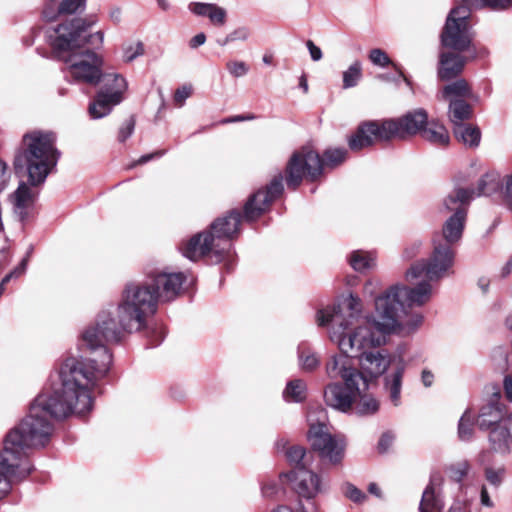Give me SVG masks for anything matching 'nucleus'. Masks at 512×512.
Returning <instances> with one entry per match:
<instances>
[{
	"label": "nucleus",
	"mask_w": 512,
	"mask_h": 512,
	"mask_svg": "<svg viewBox=\"0 0 512 512\" xmlns=\"http://www.w3.org/2000/svg\"><path fill=\"white\" fill-rule=\"evenodd\" d=\"M60 387L53 392H42L31 403L28 415L4 439L6 453L22 463L31 448L45 446L53 433L52 418L62 419L71 414L82 416L91 411L92 388L102 378L86 361L68 357L58 372Z\"/></svg>",
	"instance_id": "1"
},
{
	"label": "nucleus",
	"mask_w": 512,
	"mask_h": 512,
	"mask_svg": "<svg viewBox=\"0 0 512 512\" xmlns=\"http://www.w3.org/2000/svg\"><path fill=\"white\" fill-rule=\"evenodd\" d=\"M158 300L147 280L128 283L117 307V320L108 311L99 313L93 326L82 334V343L93 357L81 358L101 377L108 372L112 363V354L107 343L120 341L122 333L139 331L146 325V319L157 309Z\"/></svg>",
	"instance_id": "2"
},
{
	"label": "nucleus",
	"mask_w": 512,
	"mask_h": 512,
	"mask_svg": "<svg viewBox=\"0 0 512 512\" xmlns=\"http://www.w3.org/2000/svg\"><path fill=\"white\" fill-rule=\"evenodd\" d=\"M53 132L32 131L23 136L22 149L15 155L14 168L17 174H27L28 183L21 182L10 195L13 212L24 222L31 215L37 198L32 187L42 185L56 167L60 158Z\"/></svg>",
	"instance_id": "3"
},
{
	"label": "nucleus",
	"mask_w": 512,
	"mask_h": 512,
	"mask_svg": "<svg viewBox=\"0 0 512 512\" xmlns=\"http://www.w3.org/2000/svg\"><path fill=\"white\" fill-rule=\"evenodd\" d=\"M346 311L341 309L326 308L318 311L317 323L319 326L331 323L329 331L330 340L337 345L340 352L346 355H354L364 348H377L385 344V335H377L374 321L375 316L362 319V303L359 297L350 294L344 302Z\"/></svg>",
	"instance_id": "4"
},
{
	"label": "nucleus",
	"mask_w": 512,
	"mask_h": 512,
	"mask_svg": "<svg viewBox=\"0 0 512 512\" xmlns=\"http://www.w3.org/2000/svg\"><path fill=\"white\" fill-rule=\"evenodd\" d=\"M95 22L94 19L74 18L47 30L51 47L67 65L66 75L75 82L97 85L101 81L102 58L91 50H79L89 41L84 33Z\"/></svg>",
	"instance_id": "5"
},
{
	"label": "nucleus",
	"mask_w": 512,
	"mask_h": 512,
	"mask_svg": "<svg viewBox=\"0 0 512 512\" xmlns=\"http://www.w3.org/2000/svg\"><path fill=\"white\" fill-rule=\"evenodd\" d=\"M415 287L395 284L374 300L378 319L374 325L381 334H409L423 322L420 313H409L407 308L421 307L433 296L432 281L427 278L414 280Z\"/></svg>",
	"instance_id": "6"
},
{
	"label": "nucleus",
	"mask_w": 512,
	"mask_h": 512,
	"mask_svg": "<svg viewBox=\"0 0 512 512\" xmlns=\"http://www.w3.org/2000/svg\"><path fill=\"white\" fill-rule=\"evenodd\" d=\"M241 215L233 210L227 216L216 219L210 230L198 233L181 246L184 257L197 261L210 255L215 262H221L230 253V240L238 233Z\"/></svg>",
	"instance_id": "7"
},
{
	"label": "nucleus",
	"mask_w": 512,
	"mask_h": 512,
	"mask_svg": "<svg viewBox=\"0 0 512 512\" xmlns=\"http://www.w3.org/2000/svg\"><path fill=\"white\" fill-rule=\"evenodd\" d=\"M326 371L330 378L343 381V384H329L324 391L325 402L332 408L347 412L357 400V396L368 391L367 379L346 356H332L326 365Z\"/></svg>",
	"instance_id": "8"
},
{
	"label": "nucleus",
	"mask_w": 512,
	"mask_h": 512,
	"mask_svg": "<svg viewBox=\"0 0 512 512\" xmlns=\"http://www.w3.org/2000/svg\"><path fill=\"white\" fill-rule=\"evenodd\" d=\"M347 151L342 148L328 149L322 160L317 152L304 147L295 152L286 168V183L288 188L295 190L304 177L315 180L321 173L323 166L335 167L346 159Z\"/></svg>",
	"instance_id": "9"
},
{
	"label": "nucleus",
	"mask_w": 512,
	"mask_h": 512,
	"mask_svg": "<svg viewBox=\"0 0 512 512\" xmlns=\"http://www.w3.org/2000/svg\"><path fill=\"white\" fill-rule=\"evenodd\" d=\"M454 256L455 253L450 245L443 244L442 240L434 239L430 258L414 263L405 274L406 280L410 283L420 278L438 281L450 274Z\"/></svg>",
	"instance_id": "10"
},
{
	"label": "nucleus",
	"mask_w": 512,
	"mask_h": 512,
	"mask_svg": "<svg viewBox=\"0 0 512 512\" xmlns=\"http://www.w3.org/2000/svg\"><path fill=\"white\" fill-rule=\"evenodd\" d=\"M470 10L465 4L461 3L450 11L441 33L443 47L457 52L469 49L472 42L468 24Z\"/></svg>",
	"instance_id": "11"
},
{
	"label": "nucleus",
	"mask_w": 512,
	"mask_h": 512,
	"mask_svg": "<svg viewBox=\"0 0 512 512\" xmlns=\"http://www.w3.org/2000/svg\"><path fill=\"white\" fill-rule=\"evenodd\" d=\"M307 437L312 449L318 453L321 460L332 466L341 465L345 456V441L333 436L325 423H310Z\"/></svg>",
	"instance_id": "12"
},
{
	"label": "nucleus",
	"mask_w": 512,
	"mask_h": 512,
	"mask_svg": "<svg viewBox=\"0 0 512 512\" xmlns=\"http://www.w3.org/2000/svg\"><path fill=\"white\" fill-rule=\"evenodd\" d=\"M372 349L373 348H364L354 355H346L342 352L340 354L346 356L351 362L352 358H358V371L367 379L368 385L371 381L377 380L384 375L393 362V358L387 350Z\"/></svg>",
	"instance_id": "13"
},
{
	"label": "nucleus",
	"mask_w": 512,
	"mask_h": 512,
	"mask_svg": "<svg viewBox=\"0 0 512 512\" xmlns=\"http://www.w3.org/2000/svg\"><path fill=\"white\" fill-rule=\"evenodd\" d=\"M393 128H395V125L389 123V120L365 122L349 138V147L354 151H358L377 142L390 140L394 138L392 134Z\"/></svg>",
	"instance_id": "14"
},
{
	"label": "nucleus",
	"mask_w": 512,
	"mask_h": 512,
	"mask_svg": "<svg viewBox=\"0 0 512 512\" xmlns=\"http://www.w3.org/2000/svg\"><path fill=\"white\" fill-rule=\"evenodd\" d=\"M287 477L293 490L306 499H312L328 488V481L307 467H298L291 471Z\"/></svg>",
	"instance_id": "15"
},
{
	"label": "nucleus",
	"mask_w": 512,
	"mask_h": 512,
	"mask_svg": "<svg viewBox=\"0 0 512 512\" xmlns=\"http://www.w3.org/2000/svg\"><path fill=\"white\" fill-rule=\"evenodd\" d=\"M146 280L153 287L158 302L171 301L180 294L186 276L182 272L157 270L149 273Z\"/></svg>",
	"instance_id": "16"
},
{
	"label": "nucleus",
	"mask_w": 512,
	"mask_h": 512,
	"mask_svg": "<svg viewBox=\"0 0 512 512\" xmlns=\"http://www.w3.org/2000/svg\"><path fill=\"white\" fill-rule=\"evenodd\" d=\"M283 177L275 176L265 190H258L253 194L244 206V217L247 221H254L260 217L269 207L272 201L281 195L283 191Z\"/></svg>",
	"instance_id": "17"
},
{
	"label": "nucleus",
	"mask_w": 512,
	"mask_h": 512,
	"mask_svg": "<svg viewBox=\"0 0 512 512\" xmlns=\"http://www.w3.org/2000/svg\"><path fill=\"white\" fill-rule=\"evenodd\" d=\"M32 471L29 463H22L16 456L6 453V449L0 451V499L11 489L14 480H21Z\"/></svg>",
	"instance_id": "18"
},
{
	"label": "nucleus",
	"mask_w": 512,
	"mask_h": 512,
	"mask_svg": "<svg viewBox=\"0 0 512 512\" xmlns=\"http://www.w3.org/2000/svg\"><path fill=\"white\" fill-rule=\"evenodd\" d=\"M116 82V90L110 91L107 83L106 90H100L93 102L89 105V114L93 119H99L107 116L114 106L120 104L127 90L125 78H111Z\"/></svg>",
	"instance_id": "19"
},
{
	"label": "nucleus",
	"mask_w": 512,
	"mask_h": 512,
	"mask_svg": "<svg viewBox=\"0 0 512 512\" xmlns=\"http://www.w3.org/2000/svg\"><path fill=\"white\" fill-rule=\"evenodd\" d=\"M389 123L395 125V128L392 129L393 137L403 139L406 136L416 135L417 133L422 134V130L428 124V115L424 109H417L399 119H391Z\"/></svg>",
	"instance_id": "20"
},
{
	"label": "nucleus",
	"mask_w": 512,
	"mask_h": 512,
	"mask_svg": "<svg viewBox=\"0 0 512 512\" xmlns=\"http://www.w3.org/2000/svg\"><path fill=\"white\" fill-rule=\"evenodd\" d=\"M494 396L493 399L481 407L478 414L477 422L479 428L482 430H487L501 424L506 415H509V413L505 411V406L499 402V391L494 393Z\"/></svg>",
	"instance_id": "21"
},
{
	"label": "nucleus",
	"mask_w": 512,
	"mask_h": 512,
	"mask_svg": "<svg viewBox=\"0 0 512 512\" xmlns=\"http://www.w3.org/2000/svg\"><path fill=\"white\" fill-rule=\"evenodd\" d=\"M405 370L406 362L403 358H399L394 364L393 370L386 374L383 379V388L394 406H399L401 403V389Z\"/></svg>",
	"instance_id": "22"
},
{
	"label": "nucleus",
	"mask_w": 512,
	"mask_h": 512,
	"mask_svg": "<svg viewBox=\"0 0 512 512\" xmlns=\"http://www.w3.org/2000/svg\"><path fill=\"white\" fill-rule=\"evenodd\" d=\"M466 59L454 52H441L439 55L438 78L449 81L458 77L465 66Z\"/></svg>",
	"instance_id": "23"
},
{
	"label": "nucleus",
	"mask_w": 512,
	"mask_h": 512,
	"mask_svg": "<svg viewBox=\"0 0 512 512\" xmlns=\"http://www.w3.org/2000/svg\"><path fill=\"white\" fill-rule=\"evenodd\" d=\"M512 413L506 415L502 423L491 427L489 433V442L491 448L496 452L505 453L509 451L512 441V423H510Z\"/></svg>",
	"instance_id": "24"
},
{
	"label": "nucleus",
	"mask_w": 512,
	"mask_h": 512,
	"mask_svg": "<svg viewBox=\"0 0 512 512\" xmlns=\"http://www.w3.org/2000/svg\"><path fill=\"white\" fill-rule=\"evenodd\" d=\"M189 10L197 16L208 18L216 27H223L227 22L226 9L215 3L192 2L189 4Z\"/></svg>",
	"instance_id": "25"
},
{
	"label": "nucleus",
	"mask_w": 512,
	"mask_h": 512,
	"mask_svg": "<svg viewBox=\"0 0 512 512\" xmlns=\"http://www.w3.org/2000/svg\"><path fill=\"white\" fill-rule=\"evenodd\" d=\"M472 199L474 190L456 187L444 198L443 208L447 212H462L463 216H467V208Z\"/></svg>",
	"instance_id": "26"
},
{
	"label": "nucleus",
	"mask_w": 512,
	"mask_h": 512,
	"mask_svg": "<svg viewBox=\"0 0 512 512\" xmlns=\"http://www.w3.org/2000/svg\"><path fill=\"white\" fill-rule=\"evenodd\" d=\"M465 221L466 216H463L462 212L452 214L443 225L442 238L435 239L442 240L443 244H448L452 247L453 244L461 239Z\"/></svg>",
	"instance_id": "27"
},
{
	"label": "nucleus",
	"mask_w": 512,
	"mask_h": 512,
	"mask_svg": "<svg viewBox=\"0 0 512 512\" xmlns=\"http://www.w3.org/2000/svg\"><path fill=\"white\" fill-rule=\"evenodd\" d=\"M87 0H62L57 9L47 5L42 11L47 21H53L58 15H73L82 13L86 8Z\"/></svg>",
	"instance_id": "28"
},
{
	"label": "nucleus",
	"mask_w": 512,
	"mask_h": 512,
	"mask_svg": "<svg viewBox=\"0 0 512 512\" xmlns=\"http://www.w3.org/2000/svg\"><path fill=\"white\" fill-rule=\"evenodd\" d=\"M277 449L283 451L287 460L295 465V469L298 467H308L312 463L311 455L306 453V450L301 446H290L286 448V442L278 441Z\"/></svg>",
	"instance_id": "29"
},
{
	"label": "nucleus",
	"mask_w": 512,
	"mask_h": 512,
	"mask_svg": "<svg viewBox=\"0 0 512 512\" xmlns=\"http://www.w3.org/2000/svg\"><path fill=\"white\" fill-rule=\"evenodd\" d=\"M502 187L501 176L496 171L487 172L478 181L477 190H474V198L480 196H490L500 190Z\"/></svg>",
	"instance_id": "30"
},
{
	"label": "nucleus",
	"mask_w": 512,
	"mask_h": 512,
	"mask_svg": "<svg viewBox=\"0 0 512 512\" xmlns=\"http://www.w3.org/2000/svg\"><path fill=\"white\" fill-rule=\"evenodd\" d=\"M471 96L472 91L468 82L461 78L445 85L439 95V98L451 101L459 98H470Z\"/></svg>",
	"instance_id": "31"
},
{
	"label": "nucleus",
	"mask_w": 512,
	"mask_h": 512,
	"mask_svg": "<svg viewBox=\"0 0 512 512\" xmlns=\"http://www.w3.org/2000/svg\"><path fill=\"white\" fill-rule=\"evenodd\" d=\"M448 115L454 127L463 125L465 120L470 119L472 107L463 99L451 100L449 103Z\"/></svg>",
	"instance_id": "32"
},
{
	"label": "nucleus",
	"mask_w": 512,
	"mask_h": 512,
	"mask_svg": "<svg viewBox=\"0 0 512 512\" xmlns=\"http://www.w3.org/2000/svg\"><path fill=\"white\" fill-rule=\"evenodd\" d=\"M421 136L436 146H446L450 140L447 129L435 122H431L428 127H425Z\"/></svg>",
	"instance_id": "33"
},
{
	"label": "nucleus",
	"mask_w": 512,
	"mask_h": 512,
	"mask_svg": "<svg viewBox=\"0 0 512 512\" xmlns=\"http://www.w3.org/2000/svg\"><path fill=\"white\" fill-rule=\"evenodd\" d=\"M454 135L464 145L477 147L480 143L481 133L477 127L471 125H460L454 127Z\"/></svg>",
	"instance_id": "34"
},
{
	"label": "nucleus",
	"mask_w": 512,
	"mask_h": 512,
	"mask_svg": "<svg viewBox=\"0 0 512 512\" xmlns=\"http://www.w3.org/2000/svg\"><path fill=\"white\" fill-rule=\"evenodd\" d=\"M283 397L287 402H301L306 397V384L303 380L295 379L287 383L283 391Z\"/></svg>",
	"instance_id": "35"
},
{
	"label": "nucleus",
	"mask_w": 512,
	"mask_h": 512,
	"mask_svg": "<svg viewBox=\"0 0 512 512\" xmlns=\"http://www.w3.org/2000/svg\"><path fill=\"white\" fill-rule=\"evenodd\" d=\"M350 264L354 270L363 272L375 266V257L369 252L354 251L350 257Z\"/></svg>",
	"instance_id": "36"
},
{
	"label": "nucleus",
	"mask_w": 512,
	"mask_h": 512,
	"mask_svg": "<svg viewBox=\"0 0 512 512\" xmlns=\"http://www.w3.org/2000/svg\"><path fill=\"white\" fill-rule=\"evenodd\" d=\"M469 9H480L488 7L493 10H505L512 6V0H458Z\"/></svg>",
	"instance_id": "37"
},
{
	"label": "nucleus",
	"mask_w": 512,
	"mask_h": 512,
	"mask_svg": "<svg viewBox=\"0 0 512 512\" xmlns=\"http://www.w3.org/2000/svg\"><path fill=\"white\" fill-rule=\"evenodd\" d=\"M442 508L441 501L436 497L435 491L433 488V483L426 487L423 492L422 499L420 502V512H435L440 511Z\"/></svg>",
	"instance_id": "38"
},
{
	"label": "nucleus",
	"mask_w": 512,
	"mask_h": 512,
	"mask_svg": "<svg viewBox=\"0 0 512 512\" xmlns=\"http://www.w3.org/2000/svg\"><path fill=\"white\" fill-rule=\"evenodd\" d=\"M356 412L359 415H371L378 411L379 402L373 396L367 394V391L357 396Z\"/></svg>",
	"instance_id": "39"
},
{
	"label": "nucleus",
	"mask_w": 512,
	"mask_h": 512,
	"mask_svg": "<svg viewBox=\"0 0 512 512\" xmlns=\"http://www.w3.org/2000/svg\"><path fill=\"white\" fill-rule=\"evenodd\" d=\"M474 434V415L467 409L458 423V437L461 441H469Z\"/></svg>",
	"instance_id": "40"
},
{
	"label": "nucleus",
	"mask_w": 512,
	"mask_h": 512,
	"mask_svg": "<svg viewBox=\"0 0 512 512\" xmlns=\"http://www.w3.org/2000/svg\"><path fill=\"white\" fill-rule=\"evenodd\" d=\"M362 77V65L360 61L353 62L347 70L343 72V88L355 87Z\"/></svg>",
	"instance_id": "41"
},
{
	"label": "nucleus",
	"mask_w": 512,
	"mask_h": 512,
	"mask_svg": "<svg viewBox=\"0 0 512 512\" xmlns=\"http://www.w3.org/2000/svg\"><path fill=\"white\" fill-rule=\"evenodd\" d=\"M251 35L250 28L247 26H239L228 33L224 38L218 39L217 44L219 46H226L235 41L245 42L249 39Z\"/></svg>",
	"instance_id": "42"
},
{
	"label": "nucleus",
	"mask_w": 512,
	"mask_h": 512,
	"mask_svg": "<svg viewBox=\"0 0 512 512\" xmlns=\"http://www.w3.org/2000/svg\"><path fill=\"white\" fill-rule=\"evenodd\" d=\"M450 477L456 481L461 482L464 477L468 474L470 471V464L468 461L463 460L458 463H455L451 465L449 468Z\"/></svg>",
	"instance_id": "43"
},
{
	"label": "nucleus",
	"mask_w": 512,
	"mask_h": 512,
	"mask_svg": "<svg viewBox=\"0 0 512 512\" xmlns=\"http://www.w3.org/2000/svg\"><path fill=\"white\" fill-rule=\"evenodd\" d=\"M226 69L235 78L245 76L249 71V66L244 61L232 60L226 63Z\"/></svg>",
	"instance_id": "44"
},
{
	"label": "nucleus",
	"mask_w": 512,
	"mask_h": 512,
	"mask_svg": "<svg viewBox=\"0 0 512 512\" xmlns=\"http://www.w3.org/2000/svg\"><path fill=\"white\" fill-rule=\"evenodd\" d=\"M369 59L374 65L380 67H386L391 63L386 52L379 48L372 49L369 52Z\"/></svg>",
	"instance_id": "45"
},
{
	"label": "nucleus",
	"mask_w": 512,
	"mask_h": 512,
	"mask_svg": "<svg viewBox=\"0 0 512 512\" xmlns=\"http://www.w3.org/2000/svg\"><path fill=\"white\" fill-rule=\"evenodd\" d=\"M342 490L344 495L355 503H361L366 498L365 494L351 483H345Z\"/></svg>",
	"instance_id": "46"
},
{
	"label": "nucleus",
	"mask_w": 512,
	"mask_h": 512,
	"mask_svg": "<svg viewBox=\"0 0 512 512\" xmlns=\"http://www.w3.org/2000/svg\"><path fill=\"white\" fill-rule=\"evenodd\" d=\"M300 364L303 370L312 371L319 365V358L314 353L300 352Z\"/></svg>",
	"instance_id": "47"
},
{
	"label": "nucleus",
	"mask_w": 512,
	"mask_h": 512,
	"mask_svg": "<svg viewBox=\"0 0 512 512\" xmlns=\"http://www.w3.org/2000/svg\"><path fill=\"white\" fill-rule=\"evenodd\" d=\"M192 94V87L190 85H183L178 88L174 93V102L178 106H182L187 98Z\"/></svg>",
	"instance_id": "48"
},
{
	"label": "nucleus",
	"mask_w": 512,
	"mask_h": 512,
	"mask_svg": "<svg viewBox=\"0 0 512 512\" xmlns=\"http://www.w3.org/2000/svg\"><path fill=\"white\" fill-rule=\"evenodd\" d=\"M505 470L503 468L493 470L491 468H487L485 471L486 479L489 483L495 486H499L502 482Z\"/></svg>",
	"instance_id": "49"
},
{
	"label": "nucleus",
	"mask_w": 512,
	"mask_h": 512,
	"mask_svg": "<svg viewBox=\"0 0 512 512\" xmlns=\"http://www.w3.org/2000/svg\"><path fill=\"white\" fill-rule=\"evenodd\" d=\"M135 127V121L130 118L128 119L119 129L118 140L125 142L133 133Z\"/></svg>",
	"instance_id": "50"
},
{
	"label": "nucleus",
	"mask_w": 512,
	"mask_h": 512,
	"mask_svg": "<svg viewBox=\"0 0 512 512\" xmlns=\"http://www.w3.org/2000/svg\"><path fill=\"white\" fill-rule=\"evenodd\" d=\"M143 54V46L141 43H137L135 46H130L124 50V60L126 62H131L136 59L138 56Z\"/></svg>",
	"instance_id": "51"
},
{
	"label": "nucleus",
	"mask_w": 512,
	"mask_h": 512,
	"mask_svg": "<svg viewBox=\"0 0 512 512\" xmlns=\"http://www.w3.org/2000/svg\"><path fill=\"white\" fill-rule=\"evenodd\" d=\"M124 78L122 75L118 74V73H106V74H102V77H101V81L103 83L102 87L100 90H106L107 88V83L109 84L108 87H109V90L110 91H114L116 90V82H114L113 80H111V78Z\"/></svg>",
	"instance_id": "52"
},
{
	"label": "nucleus",
	"mask_w": 512,
	"mask_h": 512,
	"mask_svg": "<svg viewBox=\"0 0 512 512\" xmlns=\"http://www.w3.org/2000/svg\"><path fill=\"white\" fill-rule=\"evenodd\" d=\"M379 288L380 282L378 280H368L363 287V294L373 297Z\"/></svg>",
	"instance_id": "53"
},
{
	"label": "nucleus",
	"mask_w": 512,
	"mask_h": 512,
	"mask_svg": "<svg viewBox=\"0 0 512 512\" xmlns=\"http://www.w3.org/2000/svg\"><path fill=\"white\" fill-rule=\"evenodd\" d=\"M394 440V436L390 433H384L378 443V449L380 452L384 453L388 451L390 446L392 445Z\"/></svg>",
	"instance_id": "54"
},
{
	"label": "nucleus",
	"mask_w": 512,
	"mask_h": 512,
	"mask_svg": "<svg viewBox=\"0 0 512 512\" xmlns=\"http://www.w3.org/2000/svg\"><path fill=\"white\" fill-rule=\"evenodd\" d=\"M504 196L505 200L512 209V173L506 176L505 186H504Z\"/></svg>",
	"instance_id": "55"
},
{
	"label": "nucleus",
	"mask_w": 512,
	"mask_h": 512,
	"mask_svg": "<svg viewBox=\"0 0 512 512\" xmlns=\"http://www.w3.org/2000/svg\"><path fill=\"white\" fill-rule=\"evenodd\" d=\"M306 46H307V48H308V50H309V53H310L311 59H312L313 61H319V60H321V58H322V56H323V55H322V51H321V49H320L318 46H316V45L314 44V42H313V41L308 40V41L306 42Z\"/></svg>",
	"instance_id": "56"
},
{
	"label": "nucleus",
	"mask_w": 512,
	"mask_h": 512,
	"mask_svg": "<svg viewBox=\"0 0 512 512\" xmlns=\"http://www.w3.org/2000/svg\"><path fill=\"white\" fill-rule=\"evenodd\" d=\"M9 180V174L7 172V165L5 162L0 160V189H4Z\"/></svg>",
	"instance_id": "57"
},
{
	"label": "nucleus",
	"mask_w": 512,
	"mask_h": 512,
	"mask_svg": "<svg viewBox=\"0 0 512 512\" xmlns=\"http://www.w3.org/2000/svg\"><path fill=\"white\" fill-rule=\"evenodd\" d=\"M165 154V151L164 150H159V151H156V152H153V153H149V154H146V155H143L141 156L135 164H145L147 163L148 161L154 159V158H158V157H161Z\"/></svg>",
	"instance_id": "58"
},
{
	"label": "nucleus",
	"mask_w": 512,
	"mask_h": 512,
	"mask_svg": "<svg viewBox=\"0 0 512 512\" xmlns=\"http://www.w3.org/2000/svg\"><path fill=\"white\" fill-rule=\"evenodd\" d=\"M205 42H206V35L203 32H201V33L196 34L193 38H191V40L189 42V46L192 49H195V48L203 45Z\"/></svg>",
	"instance_id": "59"
},
{
	"label": "nucleus",
	"mask_w": 512,
	"mask_h": 512,
	"mask_svg": "<svg viewBox=\"0 0 512 512\" xmlns=\"http://www.w3.org/2000/svg\"><path fill=\"white\" fill-rule=\"evenodd\" d=\"M434 375L431 371L424 369L421 373V381L425 387H430L433 383Z\"/></svg>",
	"instance_id": "60"
},
{
	"label": "nucleus",
	"mask_w": 512,
	"mask_h": 512,
	"mask_svg": "<svg viewBox=\"0 0 512 512\" xmlns=\"http://www.w3.org/2000/svg\"><path fill=\"white\" fill-rule=\"evenodd\" d=\"M277 490V485L275 483H267L263 486L262 492L264 496L271 497Z\"/></svg>",
	"instance_id": "61"
},
{
	"label": "nucleus",
	"mask_w": 512,
	"mask_h": 512,
	"mask_svg": "<svg viewBox=\"0 0 512 512\" xmlns=\"http://www.w3.org/2000/svg\"><path fill=\"white\" fill-rule=\"evenodd\" d=\"M121 14H122L121 9L116 7V8L111 9L109 16L112 21H114L115 23H118L121 20Z\"/></svg>",
	"instance_id": "62"
},
{
	"label": "nucleus",
	"mask_w": 512,
	"mask_h": 512,
	"mask_svg": "<svg viewBox=\"0 0 512 512\" xmlns=\"http://www.w3.org/2000/svg\"><path fill=\"white\" fill-rule=\"evenodd\" d=\"M481 503L485 506H492V503L490 501V498L488 496V492L485 487H482L481 490Z\"/></svg>",
	"instance_id": "63"
},
{
	"label": "nucleus",
	"mask_w": 512,
	"mask_h": 512,
	"mask_svg": "<svg viewBox=\"0 0 512 512\" xmlns=\"http://www.w3.org/2000/svg\"><path fill=\"white\" fill-rule=\"evenodd\" d=\"M244 121V115H237L229 118L222 119L220 121L221 124H228V123H234V122H241Z\"/></svg>",
	"instance_id": "64"
}]
</instances>
